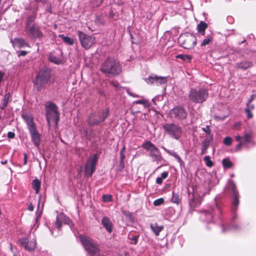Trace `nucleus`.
<instances>
[{
  "mask_svg": "<svg viewBox=\"0 0 256 256\" xmlns=\"http://www.w3.org/2000/svg\"><path fill=\"white\" fill-rule=\"evenodd\" d=\"M152 230L154 232L156 236H158L159 233L161 232L164 227L162 226H158L156 224H152L150 225Z\"/></svg>",
  "mask_w": 256,
  "mask_h": 256,
  "instance_id": "30",
  "label": "nucleus"
},
{
  "mask_svg": "<svg viewBox=\"0 0 256 256\" xmlns=\"http://www.w3.org/2000/svg\"><path fill=\"white\" fill-rule=\"evenodd\" d=\"M212 138H206L202 142L201 154H205L210 144Z\"/></svg>",
  "mask_w": 256,
  "mask_h": 256,
  "instance_id": "27",
  "label": "nucleus"
},
{
  "mask_svg": "<svg viewBox=\"0 0 256 256\" xmlns=\"http://www.w3.org/2000/svg\"><path fill=\"white\" fill-rule=\"evenodd\" d=\"M98 160V157L96 154L89 158L85 166V173L86 176H90L94 172Z\"/></svg>",
  "mask_w": 256,
  "mask_h": 256,
  "instance_id": "9",
  "label": "nucleus"
},
{
  "mask_svg": "<svg viewBox=\"0 0 256 256\" xmlns=\"http://www.w3.org/2000/svg\"><path fill=\"white\" fill-rule=\"evenodd\" d=\"M36 19V15L28 16L26 18V29L30 27L36 25L34 23Z\"/></svg>",
  "mask_w": 256,
  "mask_h": 256,
  "instance_id": "28",
  "label": "nucleus"
},
{
  "mask_svg": "<svg viewBox=\"0 0 256 256\" xmlns=\"http://www.w3.org/2000/svg\"><path fill=\"white\" fill-rule=\"evenodd\" d=\"M166 133L172 137L178 139L182 134L181 129H166Z\"/></svg>",
  "mask_w": 256,
  "mask_h": 256,
  "instance_id": "20",
  "label": "nucleus"
},
{
  "mask_svg": "<svg viewBox=\"0 0 256 256\" xmlns=\"http://www.w3.org/2000/svg\"><path fill=\"white\" fill-rule=\"evenodd\" d=\"M213 36L212 35H208L202 41L201 46H206L210 44L212 40Z\"/></svg>",
  "mask_w": 256,
  "mask_h": 256,
  "instance_id": "35",
  "label": "nucleus"
},
{
  "mask_svg": "<svg viewBox=\"0 0 256 256\" xmlns=\"http://www.w3.org/2000/svg\"><path fill=\"white\" fill-rule=\"evenodd\" d=\"M236 139L239 142V144L236 146V150L239 151L241 150L243 144L251 142L252 134L250 132H245L242 136L238 134L236 136Z\"/></svg>",
  "mask_w": 256,
  "mask_h": 256,
  "instance_id": "10",
  "label": "nucleus"
},
{
  "mask_svg": "<svg viewBox=\"0 0 256 256\" xmlns=\"http://www.w3.org/2000/svg\"><path fill=\"white\" fill-rule=\"evenodd\" d=\"M102 223L108 232H110L112 231V223L109 218L104 217L102 218Z\"/></svg>",
  "mask_w": 256,
  "mask_h": 256,
  "instance_id": "22",
  "label": "nucleus"
},
{
  "mask_svg": "<svg viewBox=\"0 0 256 256\" xmlns=\"http://www.w3.org/2000/svg\"><path fill=\"white\" fill-rule=\"evenodd\" d=\"M40 187V181L38 179L34 180L32 182V188L36 191V194L39 192Z\"/></svg>",
  "mask_w": 256,
  "mask_h": 256,
  "instance_id": "31",
  "label": "nucleus"
},
{
  "mask_svg": "<svg viewBox=\"0 0 256 256\" xmlns=\"http://www.w3.org/2000/svg\"><path fill=\"white\" fill-rule=\"evenodd\" d=\"M224 167V168H230L231 166L230 162L227 159H224L222 162Z\"/></svg>",
  "mask_w": 256,
  "mask_h": 256,
  "instance_id": "40",
  "label": "nucleus"
},
{
  "mask_svg": "<svg viewBox=\"0 0 256 256\" xmlns=\"http://www.w3.org/2000/svg\"><path fill=\"white\" fill-rule=\"evenodd\" d=\"M124 149H125V148L124 147H123V148L120 151H122V152H124Z\"/></svg>",
  "mask_w": 256,
  "mask_h": 256,
  "instance_id": "63",
  "label": "nucleus"
},
{
  "mask_svg": "<svg viewBox=\"0 0 256 256\" xmlns=\"http://www.w3.org/2000/svg\"><path fill=\"white\" fill-rule=\"evenodd\" d=\"M100 71L106 76H115L122 72V66L117 60L108 57L101 64Z\"/></svg>",
  "mask_w": 256,
  "mask_h": 256,
  "instance_id": "1",
  "label": "nucleus"
},
{
  "mask_svg": "<svg viewBox=\"0 0 256 256\" xmlns=\"http://www.w3.org/2000/svg\"><path fill=\"white\" fill-rule=\"evenodd\" d=\"M10 42L15 48H20L23 47H29L30 45L24 39L15 38L10 40Z\"/></svg>",
  "mask_w": 256,
  "mask_h": 256,
  "instance_id": "17",
  "label": "nucleus"
},
{
  "mask_svg": "<svg viewBox=\"0 0 256 256\" xmlns=\"http://www.w3.org/2000/svg\"><path fill=\"white\" fill-rule=\"evenodd\" d=\"M178 42L186 49H192L196 44V38L194 35L186 33L182 34L178 38Z\"/></svg>",
  "mask_w": 256,
  "mask_h": 256,
  "instance_id": "7",
  "label": "nucleus"
},
{
  "mask_svg": "<svg viewBox=\"0 0 256 256\" xmlns=\"http://www.w3.org/2000/svg\"><path fill=\"white\" fill-rule=\"evenodd\" d=\"M144 148L150 152V153H152L155 151L158 150V148H156L152 142L148 141L144 143L142 145Z\"/></svg>",
  "mask_w": 256,
  "mask_h": 256,
  "instance_id": "25",
  "label": "nucleus"
},
{
  "mask_svg": "<svg viewBox=\"0 0 256 256\" xmlns=\"http://www.w3.org/2000/svg\"><path fill=\"white\" fill-rule=\"evenodd\" d=\"M138 238V236H134L132 237V243L134 244H136L137 243V240Z\"/></svg>",
  "mask_w": 256,
  "mask_h": 256,
  "instance_id": "51",
  "label": "nucleus"
},
{
  "mask_svg": "<svg viewBox=\"0 0 256 256\" xmlns=\"http://www.w3.org/2000/svg\"><path fill=\"white\" fill-rule=\"evenodd\" d=\"M46 115L47 122L50 128H56L59 121V113L56 105L51 102H48L45 104Z\"/></svg>",
  "mask_w": 256,
  "mask_h": 256,
  "instance_id": "2",
  "label": "nucleus"
},
{
  "mask_svg": "<svg viewBox=\"0 0 256 256\" xmlns=\"http://www.w3.org/2000/svg\"><path fill=\"white\" fill-rule=\"evenodd\" d=\"M27 54V52L24 50L20 51L18 56H25Z\"/></svg>",
  "mask_w": 256,
  "mask_h": 256,
  "instance_id": "53",
  "label": "nucleus"
},
{
  "mask_svg": "<svg viewBox=\"0 0 256 256\" xmlns=\"http://www.w3.org/2000/svg\"><path fill=\"white\" fill-rule=\"evenodd\" d=\"M128 94L134 97H137L138 96H135V95H133L132 93L130 92H128Z\"/></svg>",
  "mask_w": 256,
  "mask_h": 256,
  "instance_id": "62",
  "label": "nucleus"
},
{
  "mask_svg": "<svg viewBox=\"0 0 256 256\" xmlns=\"http://www.w3.org/2000/svg\"><path fill=\"white\" fill-rule=\"evenodd\" d=\"M146 102L144 100H138L135 102L136 104H146Z\"/></svg>",
  "mask_w": 256,
  "mask_h": 256,
  "instance_id": "50",
  "label": "nucleus"
},
{
  "mask_svg": "<svg viewBox=\"0 0 256 256\" xmlns=\"http://www.w3.org/2000/svg\"><path fill=\"white\" fill-rule=\"evenodd\" d=\"M232 142V139L231 138L227 136L226 137L224 140V144L226 146H230Z\"/></svg>",
  "mask_w": 256,
  "mask_h": 256,
  "instance_id": "45",
  "label": "nucleus"
},
{
  "mask_svg": "<svg viewBox=\"0 0 256 256\" xmlns=\"http://www.w3.org/2000/svg\"><path fill=\"white\" fill-rule=\"evenodd\" d=\"M246 106V107L244 110L246 114L247 118H250L252 117V114L251 113V110L254 108V106L253 104H250V102H247Z\"/></svg>",
  "mask_w": 256,
  "mask_h": 256,
  "instance_id": "26",
  "label": "nucleus"
},
{
  "mask_svg": "<svg viewBox=\"0 0 256 256\" xmlns=\"http://www.w3.org/2000/svg\"><path fill=\"white\" fill-rule=\"evenodd\" d=\"M102 200L104 202H110L112 200V196L108 194H104L102 196Z\"/></svg>",
  "mask_w": 256,
  "mask_h": 256,
  "instance_id": "44",
  "label": "nucleus"
},
{
  "mask_svg": "<svg viewBox=\"0 0 256 256\" xmlns=\"http://www.w3.org/2000/svg\"><path fill=\"white\" fill-rule=\"evenodd\" d=\"M224 109L226 110L224 114L222 116L218 115L214 116V119L217 120H222L226 118L229 114V110L226 106L224 107Z\"/></svg>",
  "mask_w": 256,
  "mask_h": 256,
  "instance_id": "34",
  "label": "nucleus"
},
{
  "mask_svg": "<svg viewBox=\"0 0 256 256\" xmlns=\"http://www.w3.org/2000/svg\"><path fill=\"white\" fill-rule=\"evenodd\" d=\"M150 156L154 160L158 162L162 160V156L159 150H157L152 153L150 154Z\"/></svg>",
  "mask_w": 256,
  "mask_h": 256,
  "instance_id": "32",
  "label": "nucleus"
},
{
  "mask_svg": "<svg viewBox=\"0 0 256 256\" xmlns=\"http://www.w3.org/2000/svg\"><path fill=\"white\" fill-rule=\"evenodd\" d=\"M20 244L28 251H33L36 247V240L34 238L28 240V238H22L19 240Z\"/></svg>",
  "mask_w": 256,
  "mask_h": 256,
  "instance_id": "15",
  "label": "nucleus"
},
{
  "mask_svg": "<svg viewBox=\"0 0 256 256\" xmlns=\"http://www.w3.org/2000/svg\"><path fill=\"white\" fill-rule=\"evenodd\" d=\"M36 2L38 3L40 2V0H34Z\"/></svg>",
  "mask_w": 256,
  "mask_h": 256,
  "instance_id": "64",
  "label": "nucleus"
},
{
  "mask_svg": "<svg viewBox=\"0 0 256 256\" xmlns=\"http://www.w3.org/2000/svg\"><path fill=\"white\" fill-rule=\"evenodd\" d=\"M15 134L12 132H8V136L10 138H12L14 137Z\"/></svg>",
  "mask_w": 256,
  "mask_h": 256,
  "instance_id": "49",
  "label": "nucleus"
},
{
  "mask_svg": "<svg viewBox=\"0 0 256 256\" xmlns=\"http://www.w3.org/2000/svg\"><path fill=\"white\" fill-rule=\"evenodd\" d=\"M26 31L32 38L40 40L44 36L40 28L38 25H34L26 29Z\"/></svg>",
  "mask_w": 256,
  "mask_h": 256,
  "instance_id": "14",
  "label": "nucleus"
},
{
  "mask_svg": "<svg viewBox=\"0 0 256 256\" xmlns=\"http://www.w3.org/2000/svg\"><path fill=\"white\" fill-rule=\"evenodd\" d=\"M110 84L111 85H112V86H114V87H115L116 88H118L120 87V84H119L118 82L116 81H114V80L111 81L110 82Z\"/></svg>",
  "mask_w": 256,
  "mask_h": 256,
  "instance_id": "47",
  "label": "nucleus"
},
{
  "mask_svg": "<svg viewBox=\"0 0 256 256\" xmlns=\"http://www.w3.org/2000/svg\"><path fill=\"white\" fill-rule=\"evenodd\" d=\"M204 161L206 162V165L208 167H211L213 165V162L210 159V157L208 156H206L204 158Z\"/></svg>",
  "mask_w": 256,
  "mask_h": 256,
  "instance_id": "38",
  "label": "nucleus"
},
{
  "mask_svg": "<svg viewBox=\"0 0 256 256\" xmlns=\"http://www.w3.org/2000/svg\"><path fill=\"white\" fill-rule=\"evenodd\" d=\"M228 188L232 191V210L235 211L239 204L238 200V193L236 190V186L233 182L230 180L228 183Z\"/></svg>",
  "mask_w": 256,
  "mask_h": 256,
  "instance_id": "13",
  "label": "nucleus"
},
{
  "mask_svg": "<svg viewBox=\"0 0 256 256\" xmlns=\"http://www.w3.org/2000/svg\"><path fill=\"white\" fill-rule=\"evenodd\" d=\"M170 114L172 118L182 120L186 118L187 112L183 107L178 106L171 110Z\"/></svg>",
  "mask_w": 256,
  "mask_h": 256,
  "instance_id": "12",
  "label": "nucleus"
},
{
  "mask_svg": "<svg viewBox=\"0 0 256 256\" xmlns=\"http://www.w3.org/2000/svg\"><path fill=\"white\" fill-rule=\"evenodd\" d=\"M78 34L82 47L86 50L89 49L95 43V38H94L81 31H78Z\"/></svg>",
  "mask_w": 256,
  "mask_h": 256,
  "instance_id": "8",
  "label": "nucleus"
},
{
  "mask_svg": "<svg viewBox=\"0 0 256 256\" xmlns=\"http://www.w3.org/2000/svg\"><path fill=\"white\" fill-rule=\"evenodd\" d=\"M50 70L47 68H42L37 74L34 81V86L38 90H40L47 84H50Z\"/></svg>",
  "mask_w": 256,
  "mask_h": 256,
  "instance_id": "5",
  "label": "nucleus"
},
{
  "mask_svg": "<svg viewBox=\"0 0 256 256\" xmlns=\"http://www.w3.org/2000/svg\"><path fill=\"white\" fill-rule=\"evenodd\" d=\"M216 210H218V212L220 214L221 213V210H220V208L218 206L217 204L216 205Z\"/></svg>",
  "mask_w": 256,
  "mask_h": 256,
  "instance_id": "59",
  "label": "nucleus"
},
{
  "mask_svg": "<svg viewBox=\"0 0 256 256\" xmlns=\"http://www.w3.org/2000/svg\"><path fill=\"white\" fill-rule=\"evenodd\" d=\"M156 182L158 184H160L162 182V180L160 177H158L156 178Z\"/></svg>",
  "mask_w": 256,
  "mask_h": 256,
  "instance_id": "54",
  "label": "nucleus"
},
{
  "mask_svg": "<svg viewBox=\"0 0 256 256\" xmlns=\"http://www.w3.org/2000/svg\"><path fill=\"white\" fill-rule=\"evenodd\" d=\"M62 38L64 42L70 46H72L74 44V40L69 36H64V34H60L59 36Z\"/></svg>",
  "mask_w": 256,
  "mask_h": 256,
  "instance_id": "33",
  "label": "nucleus"
},
{
  "mask_svg": "<svg viewBox=\"0 0 256 256\" xmlns=\"http://www.w3.org/2000/svg\"><path fill=\"white\" fill-rule=\"evenodd\" d=\"M109 114V109L105 108L100 111L95 112L89 116L88 122L90 126H96L104 122Z\"/></svg>",
  "mask_w": 256,
  "mask_h": 256,
  "instance_id": "6",
  "label": "nucleus"
},
{
  "mask_svg": "<svg viewBox=\"0 0 256 256\" xmlns=\"http://www.w3.org/2000/svg\"><path fill=\"white\" fill-rule=\"evenodd\" d=\"M232 229L236 230V228L235 226H234L232 228L230 226H223L222 227V232H228V231Z\"/></svg>",
  "mask_w": 256,
  "mask_h": 256,
  "instance_id": "42",
  "label": "nucleus"
},
{
  "mask_svg": "<svg viewBox=\"0 0 256 256\" xmlns=\"http://www.w3.org/2000/svg\"><path fill=\"white\" fill-rule=\"evenodd\" d=\"M28 210H30V211H32L33 210H34V208H33V206L32 205V204H30L28 206Z\"/></svg>",
  "mask_w": 256,
  "mask_h": 256,
  "instance_id": "57",
  "label": "nucleus"
},
{
  "mask_svg": "<svg viewBox=\"0 0 256 256\" xmlns=\"http://www.w3.org/2000/svg\"><path fill=\"white\" fill-rule=\"evenodd\" d=\"M162 148H164V150L166 152H168V154H170L172 156H174L177 160L178 161L180 162V163H181L182 162V160H181V158H180V157L176 154V152H173V151H171V150H166V148H164V147H162Z\"/></svg>",
  "mask_w": 256,
  "mask_h": 256,
  "instance_id": "37",
  "label": "nucleus"
},
{
  "mask_svg": "<svg viewBox=\"0 0 256 256\" xmlns=\"http://www.w3.org/2000/svg\"><path fill=\"white\" fill-rule=\"evenodd\" d=\"M212 216L213 214H212V213L209 212L204 211L200 215V218L202 220L209 222L212 221Z\"/></svg>",
  "mask_w": 256,
  "mask_h": 256,
  "instance_id": "23",
  "label": "nucleus"
},
{
  "mask_svg": "<svg viewBox=\"0 0 256 256\" xmlns=\"http://www.w3.org/2000/svg\"><path fill=\"white\" fill-rule=\"evenodd\" d=\"M96 22L98 24H104V20L103 16L102 15H97L96 16Z\"/></svg>",
  "mask_w": 256,
  "mask_h": 256,
  "instance_id": "39",
  "label": "nucleus"
},
{
  "mask_svg": "<svg viewBox=\"0 0 256 256\" xmlns=\"http://www.w3.org/2000/svg\"><path fill=\"white\" fill-rule=\"evenodd\" d=\"M255 98V96H254V94H252L250 96V99L248 100V102H250V103H251L253 100H254V99Z\"/></svg>",
  "mask_w": 256,
  "mask_h": 256,
  "instance_id": "56",
  "label": "nucleus"
},
{
  "mask_svg": "<svg viewBox=\"0 0 256 256\" xmlns=\"http://www.w3.org/2000/svg\"><path fill=\"white\" fill-rule=\"evenodd\" d=\"M203 130L206 133H210V129L208 128V129H203Z\"/></svg>",
  "mask_w": 256,
  "mask_h": 256,
  "instance_id": "60",
  "label": "nucleus"
},
{
  "mask_svg": "<svg viewBox=\"0 0 256 256\" xmlns=\"http://www.w3.org/2000/svg\"><path fill=\"white\" fill-rule=\"evenodd\" d=\"M164 202V199L162 198H160L155 200L154 202V204L155 206H160V205L162 204H163Z\"/></svg>",
  "mask_w": 256,
  "mask_h": 256,
  "instance_id": "43",
  "label": "nucleus"
},
{
  "mask_svg": "<svg viewBox=\"0 0 256 256\" xmlns=\"http://www.w3.org/2000/svg\"><path fill=\"white\" fill-rule=\"evenodd\" d=\"M10 92L6 93L4 97L0 108L2 110L4 109L8 105L10 98Z\"/></svg>",
  "mask_w": 256,
  "mask_h": 256,
  "instance_id": "29",
  "label": "nucleus"
},
{
  "mask_svg": "<svg viewBox=\"0 0 256 256\" xmlns=\"http://www.w3.org/2000/svg\"><path fill=\"white\" fill-rule=\"evenodd\" d=\"M49 60L51 62H54L55 64H58L59 63V60L57 58L56 56H51L49 58Z\"/></svg>",
  "mask_w": 256,
  "mask_h": 256,
  "instance_id": "46",
  "label": "nucleus"
},
{
  "mask_svg": "<svg viewBox=\"0 0 256 256\" xmlns=\"http://www.w3.org/2000/svg\"><path fill=\"white\" fill-rule=\"evenodd\" d=\"M208 93L207 90L202 88H195L190 90L188 98L190 102L195 104H201L208 98Z\"/></svg>",
  "mask_w": 256,
  "mask_h": 256,
  "instance_id": "4",
  "label": "nucleus"
},
{
  "mask_svg": "<svg viewBox=\"0 0 256 256\" xmlns=\"http://www.w3.org/2000/svg\"><path fill=\"white\" fill-rule=\"evenodd\" d=\"M80 240L86 250L90 256H108L100 252L98 246L90 238L82 236Z\"/></svg>",
  "mask_w": 256,
  "mask_h": 256,
  "instance_id": "3",
  "label": "nucleus"
},
{
  "mask_svg": "<svg viewBox=\"0 0 256 256\" xmlns=\"http://www.w3.org/2000/svg\"><path fill=\"white\" fill-rule=\"evenodd\" d=\"M252 63L250 61H244L240 62L236 64L235 67L236 68H240L242 70H246L247 68L252 66Z\"/></svg>",
  "mask_w": 256,
  "mask_h": 256,
  "instance_id": "21",
  "label": "nucleus"
},
{
  "mask_svg": "<svg viewBox=\"0 0 256 256\" xmlns=\"http://www.w3.org/2000/svg\"><path fill=\"white\" fill-rule=\"evenodd\" d=\"M176 58H180L185 62H190L192 57L190 55L187 54H178L176 56Z\"/></svg>",
  "mask_w": 256,
  "mask_h": 256,
  "instance_id": "36",
  "label": "nucleus"
},
{
  "mask_svg": "<svg viewBox=\"0 0 256 256\" xmlns=\"http://www.w3.org/2000/svg\"><path fill=\"white\" fill-rule=\"evenodd\" d=\"M36 214H37V218L36 221V224H34V226L36 227V228L38 227V224H37V221H38V217L40 216V212H37Z\"/></svg>",
  "mask_w": 256,
  "mask_h": 256,
  "instance_id": "52",
  "label": "nucleus"
},
{
  "mask_svg": "<svg viewBox=\"0 0 256 256\" xmlns=\"http://www.w3.org/2000/svg\"><path fill=\"white\" fill-rule=\"evenodd\" d=\"M66 224L70 225V220L62 214H58L56 217V220L54 223V226L58 230H60L62 224Z\"/></svg>",
  "mask_w": 256,
  "mask_h": 256,
  "instance_id": "16",
  "label": "nucleus"
},
{
  "mask_svg": "<svg viewBox=\"0 0 256 256\" xmlns=\"http://www.w3.org/2000/svg\"><path fill=\"white\" fill-rule=\"evenodd\" d=\"M144 80L148 84L159 86L165 84L168 80L166 77L158 76L156 75L152 74L148 78H144Z\"/></svg>",
  "mask_w": 256,
  "mask_h": 256,
  "instance_id": "11",
  "label": "nucleus"
},
{
  "mask_svg": "<svg viewBox=\"0 0 256 256\" xmlns=\"http://www.w3.org/2000/svg\"><path fill=\"white\" fill-rule=\"evenodd\" d=\"M168 176V172H164L162 174L161 176L160 177L162 180L166 178Z\"/></svg>",
  "mask_w": 256,
  "mask_h": 256,
  "instance_id": "48",
  "label": "nucleus"
},
{
  "mask_svg": "<svg viewBox=\"0 0 256 256\" xmlns=\"http://www.w3.org/2000/svg\"><path fill=\"white\" fill-rule=\"evenodd\" d=\"M22 118L27 124L29 128H34V123L33 122V118L31 114L28 113H23L22 114Z\"/></svg>",
  "mask_w": 256,
  "mask_h": 256,
  "instance_id": "19",
  "label": "nucleus"
},
{
  "mask_svg": "<svg viewBox=\"0 0 256 256\" xmlns=\"http://www.w3.org/2000/svg\"><path fill=\"white\" fill-rule=\"evenodd\" d=\"M27 162V158L26 155L24 154V164H26Z\"/></svg>",
  "mask_w": 256,
  "mask_h": 256,
  "instance_id": "58",
  "label": "nucleus"
},
{
  "mask_svg": "<svg viewBox=\"0 0 256 256\" xmlns=\"http://www.w3.org/2000/svg\"><path fill=\"white\" fill-rule=\"evenodd\" d=\"M6 162H7V160H4V162H1V163H2V164H6Z\"/></svg>",
  "mask_w": 256,
  "mask_h": 256,
  "instance_id": "61",
  "label": "nucleus"
},
{
  "mask_svg": "<svg viewBox=\"0 0 256 256\" xmlns=\"http://www.w3.org/2000/svg\"><path fill=\"white\" fill-rule=\"evenodd\" d=\"M124 152H122V151H120V162H122L124 158Z\"/></svg>",
  "mask_w": 256,
  "mask_h": 256,
  "instance_id": "55",
  "label": "nucleus"
},
{
  "mask_svg": "<svg viewBox=\"0 0 256 256\" xmlns=\"http://www.w3.org/2000/svg\"><path fill=\"white\" fill-rule=\"evenodd\" d=\"M30 133L32 142L36 148H38L41 139V135L36 129H30Z\"/></svg>",
  "mask_w": 256,
  "mask_h": 256,
  "instance_id": "18",
  "label": "nucleus"
},
{
  "mask_svg": "<svg viewBox=\"0 0 256 256\" xmlns=\"http://www.w3.org/2000/svg\"><path fill=\"white\" fill-rule=\"evenodd\" d=\"M179 200L178 196L173 194L171 198V201L174 203L178 204L179 202Z\"/></svg>",
  "mask_w": 256,
  "mask_h": 256,
  "instance_id": "41",
  "label": "nucleus"
},
{
  "mask_svg": "<svg viewBox=\"0 0 256 256\" xmlns=\"http://www.w3.org/2000/svg\"><path fill=\"white\" fill-rule=\"evenodd\" d=\"M208 25L204 22L201 21L197 26V30L199 34L202 36H204L205 30L208 28Z\"/></svg>",
  "mask_w": 256,
  "mask_h": 256,
  "instance_id": "24",
  "label": "nucleus"
}]
</instances>
